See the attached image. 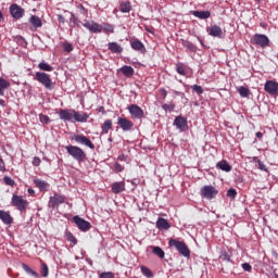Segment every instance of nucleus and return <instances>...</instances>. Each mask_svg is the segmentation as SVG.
<instances>
[{
    "label": "nucleus",
    "mask_w": 278,
    "mask_h": 278,
    "mask_svg": "<svg viewBox=\"0 0 278 278\" xmlns=\"http://www.w3.org/2000/svg\"><path fill=\"white\" fill-rule=\"evenodd\" d=\"M66 152L73 160H75L77 163H84L87 159L86 153L84 150L77 146L68 144L65 147Z\"/></svg>",
    "instance_id": "1"
},
{
    "label": "nucleus",
    "mask_w": 278,
    "mask_h": 278,
    "mask_svg": "<svg viewBox=\"0 0 278 278\" xmlns=\"http://www.w3.org/2000/svg\"><path fill=\"white\" fill-rule=\"evenodd\" d=\"M36 80L41 84L47 90H53L54 85L50 79V75L43 72H36Z\"/></svg>",
    "instance_id": "2"
},
{
    "label": "nucleus",
    "mask_w": 278,
    "mask_h": 278,
    "mask_svg": "<svg viewBox=\"0 0 278 278\" xmlns=\"http://www.w3.org/2000/svg\"><path fill=\"white\" fill-rule=\"evenodd\" d=\"M169 245L176 248V250L185 257H190V251L187 244L182 241H178L175 239L169 240Z\"/></svg>",
    "instance_id": "3"
},
{
    "label": "nucleus",
    "mask_w": 278,
    "mask_h": 278,
    "mask_svg": "<svg viewBox=\"0 0 278 278\" xmlns=\"http://www.w3.org/2000/svg\"><path fill=\"white\" fill-rule=\"evenodd\" d=\"M217 194L218 190L212 185H206L201 188V197L206 200H213Z\"/></svg>",
    "instance_id": "4"
},
{
    "label": "nucleus",
    "mask_w": 278,
    "mask_h": 278,
    "mask_svg": "<svg viewBox=\"0 0 278 278\" xmlns=\"http://www.w3.org/2000/svg\"><path fill=\"white\" fill-rule=\"evenodd\" d=\"M253 42L255 46L261 47L263 49L268 48L270 45L269 38L263 34H255L253 37Z\"/></svg>",
    "instance_id": "5"
},
{
    "label": "nucleus",
    "mask_w": 278,
    "mask_h": 278,
    "mask_svg": "<svg viewBox=\"0 0 278 278\" xmlns=\"http://www.w3.org/2000/svg\"><path fill=\"white\" fill-rule=\"evenodd\" d=\"M12 206L16 207L20 212H23L26 210L27 206V200L23 199L21 195L13 194L11 199Z\"/></svg>",
    "instance_id": "6"
},
{
    "label": "nucleus",
    "mask_w": 278,
    "mask_h": 278,
    "mask_svg": "<svg viewBox=\"0 0 278 278\" xmlns=\"http://www.w3.org/2000/svg\"><path fill=\"white\" fill-rule=\"evenodd\" d=\"M73 222L78 227V229L83 232H87L91 228V224L88 220L79 217L78 215H75L73 217Z\"/></svg>",
    "instance_id": "7"
},
{
    "label": "nucleus",
    "mask_w": 278,
    "mask_h": 278,
    "mask_svg": "<svg viewBox=\"0 0 278 278\" xmlns=\"http://www.w3.org/2000/svg\"><path fill=\"white\" fill-rule=\"evenodd\" d=\"M129 114L135 119H142L144 118V111L137 104H130L128 106Z\"/></svg>",
    "instance_id": "8"
},
{
    "label": "nucleus",
    "mask_w": 278,
    "mask_h": 278,
    "mask_svg": "<svg viewBox=\"0 0 278 278\" xmlns=\"http://www.w3.org/2000/svg\"><path fill=\"white\" fill-rule=\"evenodd\" d=\"M10 14L14 20L18 21L25 15V10L18 4L14 3L10 7Z\"/></svg>",
    "instance_id": "9"
},
{
    "label": "nucleus",
    "mask_w": 278,
    "mask_h": 278,
    "mask_svg": "<svg viewBox=\"0 0 278 278\" xmlns=\"http://www.w3.org/2000/svg\"><path fill=\"white\" fill-rule=\"evenodd\" d=\"M73 140H75L76 143L85 146L91 150H94V144L91 142V140L84 136V135H75L73 137Z\"/></svg>",
    "instance_id": "10"
},
{
    "label": "nucleus",
    "mask_w": 278,
    "mask_h": 278,
    "mask_svg": "<svg viewBox=\"0 0 278 278\" xmlns=\"http://www.w3.org/2000/svg\"><path fill=\"white\" fill-rule=\"evenodd\" d=\"M83 27L88 29L91 34H101L102 33V27L99 23H96L93 21H85L83 23Z\"/></svg>",
    "instance_id": "11"
},
{
    "label": "nucleus",
    "mask_w": 278,
    "mask_h": 278,
    "mask_svg": "<svg viewBox=\"0 0 278 278\" xmlns=\"http://www.w3.org/2000/svg\"><path fill=\"white\" fill-rule=\"evenodd\" d=\"M74 114H75V110H64L61 109L59 112V117L61 121L63 122H70V123H74Z\"/></svg>",
    "instance_id": "12"
},
{
    "label": "nucleus",
    "mask_w": 278,
    "mask_h": 278,
    "mask_svg": "<svg viewBox=\"0 0 278 278\" xmlns=\"http://www.w3.org/2000/svg\"><path fill=\"white\" fill-rule=\"evenodd\" d=\"M174 127H176L180 132H184L188 129L187 118L179 115L174 121Z\"/></svg>",
    "instance_id": "13"
},
{
    "label": "nucleus",
    "mask_w": 278,
    "mask_h": 278,
    "mask_svg": "<svg viewBox=\"0 0 278 278\" xmlns=\"http://www.w3.org/2000/svg\"><path fill=\"white\" fill-rule=\"evenodd\" d=\"M65 202V197L59 193H54V195L50 197L49 207L55 208Z\"/></svg>",
    "instance_id": "14"
},
{
    "label": "nucleus",
    "mask_w": 278,
    "mask_h": 278,
    "mask_svg": "<svg viewBox=\"0 0 278 278\" xmlns=\"http://www.w3.org/2000/svg\"><path fill=\"white\" fill-rule=\"evenodd\" d=\"M265 91L269 96L278 97V83L275 80H267L265 84Z\"/></svg>",
    "instance_id": "15"
},
{
    "label": "nucleus",
    "mask_w": 278,
    "mask_h": 278,
    "mask_svg": "<svg viewBox=\"0 0 278 278\" xmlns=\"http://www.w3.org/2000/svg\"><path fill=\"white\" fill-rule=\"evenodd\" d=\"M130 48L140 54L147 53L146 46L137 38L130 40Z\"/></svg>",
    "instance_id": "16"
},
{
    "label": "nucleus",
    "mask_w": 278,
    "mask_h": 278,
    "mask_svg": "<svg viewBox=\"0 0 278 278\" xmlns=\"http://www.w3.org/2000/svg\"><path fill=\"white\" fill-rule=\"evenodd\" d=\"M117 125L122 128L124 132L130 131L134 127L132 122L127 119L126 117H118Z\"/></svg>",
    "instance_id": "17"
},
{
    "label": "nucleus",
    "mask_w": 278,
    "mask_h": 278,
    "mask_svg": "<svg viewBox=\"0 0 278 278\" xmlns=\"http://www.w3.org/2000/svg\"><path fill=\"white\" fill-rule=\"evenodd\" d=\"M208 35L211 37L222 39L223 38V29L219 26L214 25L211 28H208Z\"/></svg>",
    "instance_id": "18"
},
{
    "label": "nucleus",
    "mask_w": 278,
    "mask_h": 278,
    "mask_svg": "<svg viewBox=\"0 0 278 278\" xmlns=\"http://www.w3.org/2000/svg\"><path fill=\"white\" fill-rule=\"evenodd\" d=\"M125 191V182L124 181H114L112 184V192L114 194H119Z\"/></svg>",
    "instance_id": "19"
},
{
    "label": "nucleus",
    "mask_w": 278,
    "mask_h": 278,
    "mask_svg": "<svg viewBox=\"0 0 278 278\" xmlns=\"http://www.w3.org/2000/svg\"><path fill=\"white\" fill-rule=\"evenodd\" d=\"M191 14L201 21H206L211 17L210 11H191Z\"/></svg>",
    "instance_id": "20"
},
{
    "label": "nucleus",
    "mask_w": 278,
    "mask_h": 278,
    "mask_svg": "<svg viewBox=\"0 0 278 278\" xmlns=\"http://www.w3.org/2000/svg\"><path fill=\"white\" fill-rule=\"evenodd\" d=\"M156 228L159 230H168L170 228V224L168 223L167 219L159 217L156 222Z\"/></svg>",
    "instance_id": "21"
},
{
    "label": "nucleus",
    "mask_w": 278,
    "mask_h": 278,
    "mask_svg": "<svg viewBox=\"0 0 278 278\" xmlns=\"http://www.w3.org/2000/svg\"><path fill=\"white\" fill-rule=\"evenodd\" d=\"M108 49L114 54H122L123 52V48L117 42H109Z\"/></svg>",
    "instance_id": "22"
},
{
    "label": "nucleus",
    "mask_w": 278,
    "mask_h": 278,
    "mask_svg": "<svg viewBox=\"0 0 278 278\" xmlns=\"http://www.w3.org/2000/svg\"><path fill=\"white\" fill-rule=\"evenodd\" d=\"M216 167L225 173H230L232 169L231 165L226 160L219 161Z\"/></svg>",
    "instance_id": "23"
},
{
    "label": "nucleus",
    "mask_w": 278,
    "mask_h": 278,
    "mask_svg": "<svg viewBox=\"0 0 278 278\" xmlns=\"http://www.w3.org/2000/svg\"><path fill=\"white\" fill-rule=\"evenodd\" d=\"M29 24L35 30L42 27V22L37 15L30 16Z\"/></svg>",
    "instance_id": "24"
},
{
    "label": "nucleus",
    "mask_w": 278,
    "mask_h": 278,
    "mask_svg": "<svg viewBox=\"0 0 278 278\" xmlns=\"http://www.w3.org/2000/svg\"><path fill=\"white\" fill-rule=\"evenodd\" d=\"M0 219L3 222L4 225H11L13 219L9 212L0 210Z\"/></svg>",
    "instance_id": "25"
},
{
    "label": "nucleus",
    "mask_w": 278,
    "mask_h": 278,
    "mask_svg": "<svg viewBox=\"0 0 278 278\" xmlns=\"http://www.w3.org/2000/svg\"><path fill=\"white\" fill-rule=\"evenodd\" d=\"M89 119V116L87 113H83L80 114L77 111H74V121L77 123H87V121Z\"/></svg>",
    "instance_id": "26"
},
{
    "label": "nucleus",
    "mask_w": 278,
    "mask_h": 278,
    "mask_svg": "<svg viewBox=\"0 0 278 278\" xmlns=\"http://www.w3.org/2000/svg\"><path fill=\"white\" fill-rule=\"evenodd\" d=\"M34 184L36 185V187L40 190V191H43V192H47L48 189H49V184L45 180H41V179H35L34 180Z\"/></svg>",
    "instance_id": "27"
},
{
    "label": "nucleus",
    "mask_w": 278,
    "mask_h": 278,
    "mask_svg": "<svg viewBox=\"0 0 278 278\" xmlns=\"http://www.w3.org/2000/svg\"><path fill=\"white\" fill-rule=\"evenodd\" d=\"M121 72L127 78H131L134 76V74H135L134 68L131 66H128V65H124L123 67H121Z\"/></svg>",
    "instance_id": "28"
},
{
    "label": "nucleus",
    "mask_w": 278,
    "mask_h": 278,
    "mask_svg": "<svg viewBox=\"0 0 278 278\" xmlns=\"http://www.w3.org/2000/svg\"><path fill=\"white\" fill-rule=\"evenodd\" d=\"M112 119H106L101 126L102 135H108L109 131L112 129Z\"/></svg>",
    "instance_id": "29"
},
{
    "label": "nucleus",
    "mask_w": 278,
    "mask_h": 278,
    "mask_svg": "<svg viewBox=\"0 0 278 278\" xmlns=\"http://www.w3.org/2000/svg\"><path fill=\"white\" fill-rule=\"evenodd\" d=\"M151 248H152L153 254H155L157 257H160L161 260L165 257V252L161 247L152 245Z\"/></svg>",
    "instance_id": "30"
},
{
    "label": "nucleus",
    "mask_w": 278,
    "mask_h": 278,
    "mask_svg": "<svg viewBox=\"0 0 278 278\" xmlns=\"http://www.w3.org/2000/svg\"><path fill=\"white\" fill-rule=\"evenodd\" d=\"M23 269L25 270L26 274L33 276L34 278H38L39 274L31 269L27 264L23 263L22 264Z\"/></svg>",
    "instance_id": "31"
},
{
    "label": "nucleus",
    "mask_w": 278,
    "mask_h": 278,
    "mask_svg": "<svg viewBox=\"0 0 278 278\" xmlns=\"http://www.w3.org/2000/svg\"><path fill=\"white\" fill-rule=\"evenodd\" d=\"M38 68L42 72H47V73H51L53 72V67L51 65H49L48 63L46 62H40L38 64Z\"/></svg>",
    "instance_id": "32"
},
{
    "label": "nucleus",
    "mask_w": 278,
    "mask_h": 278,
    "mask_svg": "<svg viewBox=\"0 0 278 278\" xmlns=\"http://www.w3.org/2000/svg\"><path fill=\"white\" fill-rule=\"evenodd\" d=\"M9 87H10V84L5 79L0 78V96L1 97H3L4 90H7Z\"/></svg>",
    "instance_id": "33"
},
{
    "label": "nucleus",
    "mask_w": 278,
    "mask_h": 278,
    "mask_svg": "<svg viewBox=\"0 0 278 278\" xmlns=\"http://www.w3.org/2000/svg\"><path fill=\"white\" fill-rule=\"evenodd\" d=\"M119 10H121L122 13H125V14L129 13L130 10H131V5H130L129 2H122L121 7H119Z\"/></svg>",
    "instance_id": "34"
},
{
    "label": "nucleus",
    "mask_w": 278,
    "mask_h": 278,
    "mask_svg": "<svg viewBox=\"0 0 278 278\" xmlns=\"http://www.w3.org/2000/svg\"><path fill=\"white\" fill-rule=\"evenodd\" d=\"M238 92L240 93L241 98H248L250 94V89L244 86H240L238 88Z\"/></svg>",
    "instance_id": "35"
},
{
    "label": "nucleus",
    "mask_w": 278,
    "mask_h": 278,
    "mask_svg": "<svg viewBox=\"0 0 278 278\" xmlns=\"http://www.w3.org/2000/svg\"><path fill=\"white\" fill-rule=\"evenodd\" d=\"M65 237L68 242L73 243L74 245L77 244V239L73 236V233L68 230L65 231Z\"/></svg>",
    "instance_id": "36"
},
{
    "label": "nucleus",
    "mask_w": 278,
    "mask_h": 278,
    "mask_svg": "<svg viewBox=\"0 0 278 278\" xmlns=\"http://www.w3.org/2000/svg\"><path fill=\"white\" fill-rule=\"evenodd\" d=\"M141 271H142V275L146 276L147 278H153L152 270L147 266H141Z\"/></svg>",
    "instance_id": "37"
},
{
    "label": "nucleus",
    "mask_w": 278,
    "mask_h": 278,
    "mask_svg": "<svg viewBox=\"0 0 278 278\" xmlns=\"http://www.w3.org/2000/svg\"><path fill=\"white\" fill-rule=\"evenodd\" d=\"M101 27H102V30H104L109 34H114V26L113 25L104 23L103 25H101Z\"/></svg>",
    "instance_id": "38"
},
{
    "label": "nucleus",
    "mask_w": 278,
    "mask_h": 278,
    "mask_svg": "<svg viewBox=\"0 0 278 278\" xmlns=\"http://www.w3.org/2000/svg\"><path fill=\"white\" fill-rule=\"evenodd\" d=\"M184 47L188 49L190 52H197V47L190 41H185Z\"/></svg>",
    "instance_id": "39"
},
{
    "label": "nucleus",
    "mask_w": 278,
    "mask_h": 278,
    "mask_svg": "<svg viewBox=\"0 0 278 278\" xmlns=\"http://www.w3.org/2000/svg\"><path fill=\"white\" fill-rule=\"evenodd\" d=\"M40 273H41V276H42L43 278H47V277H48V275H49V267H48V265H47L46 263H42V264H41V270H40Z\"/></svg>",
    "instance_id": "40"
},
{
    "label": "nucleus",
    "mask_w": 278,
    "mask_h": 278,
    "mask_svg": "<svg viewBox=\"0 0 278 278\" xmlns=\"http://www.w3.org/2000/svg\"><path fill=\"white\" fill-rule=\"evenodd\" d=\"M39 121L43 125H49V123H50L49 116L45 115V114H39Z\"/></svg>",
    "instance_id": "41"
},
{
    "label": "nucleus",
    "mask_w": 278,
    "mask_h": 278,
    "mask_svg": "<svg viewBox=\"0 0 278 278\" xmlns=\"http://www.w3.org/2000/svg\"><path fill=\"white\" fill-rule=\"evenodd\" d=\"M162 109L165 111V112H173L175 110V104L174 103H165L162 105Z\"/></svg>",
    "instance_id": "42"
},
{
    "label": "nucleus",
    "mask_w": 278,
    "mask_h": 278,
    "mask_svg": "<svg viewBox=\"0 0 278 278\" xmlns=\"http://www.w3.org/2000/svg\"><path fill=\"white\" fill-rule=\"evenodd\" d=\"M3 180H4V184L9 187L15 186V181L10 176H4Z\"/></svg>",
    "instance_id": "43"
},
{
    "label": "nucleus",
    "mask_w": 278,
    "mask_h": 278,
    "mask_svg": "<svg viewBox=\"0 0 278 278\" xmlns=\"http://www.w3.org/2000/svg\"><path fill=\"white\" fill-rule=\"evenodd\" d=\"M237 190L233 189V188H230L228 191H227V197L230 198L231 200H235L236 197H237Z\"/></svg>",
    "instance_id": "44"
},
{
    "label": "nucleus",
    "mask_w": 278,
    "mask_h": 278,
    "mask_svg": "<svg viewBox=\"0 0 278 278\" xmlns=\"http://www.w3.org/2000/svg\"><path fill=\"white\" fill-rule=\"evenodd\" d=\"M63 49H64V51L66 52V53H71V52H73V46H72V43H70V42H64L63 43Z\"/></svg>",
    "instance_id": "45"
},
{
    "label": "nucleus",
    "mask_w": 278,
    "mask_h": 278,
    "mask_svg": "<svg viewBox=\"0 0 278 278\" xmlns=\"http://www.w3.org/2000/svg\"><path fill=\"white\" fill-rule=\"evenodd\" d=\"M192 90H193L194 92H197V94H199V96L203 94V89H202V87L199 86V85H193V86H192Z\"/></svg>",
    "instance_id": "46"
},
{
    "label": "nucleus",
    "mask_w": 278,
    "mask_h": 278,
    "mask_svg": "<svg viewBox=\"0 0 278 278\" xmlns=\"http://www.w3.org/2000/svg\"><path fill=\"white\" fill-rule=\"evenodd\" d=\"M100 278H114V275L112 271H103L100 274Z\"/></svg>",
    "instance_id": "47"
},
{
    "label": "nucleus",
    "mask_w": 278,
    "mask_h": 278,
    "mask_svg": "<svg viewBox=\"0 0 278 278\" xmlns=\"http://www.w3.org/2000/svg\"><path fill=\"white\" fill-rule=\"evenodd\" d=\"M176 71H177V73L179 74V75H181V76H186V71H185V68H184V66L182 65H177L176 66Z\"/></svg>",
    "instance_id": "48"
},
{
    "label": "nucleus",
    "mask_w": 278,
    "mask_h": 278,
    "mask_svg": "<svg viewBox=\"0 0 278 278\" xmlns=\"http://www.w3.org/2000/svg\"><path fill=\"white\" fill-rule=\"evenodd\" d=\"M257 164H258V168L262 170V172H268V169H267V167H266V165L264 164V162H262V161H257Z\"/></svg>",
    "instance_id": "49"
},
{
    "label": "nucleus",
    "mask_w": 278,
    "mask_h": 278,
    "mask_svg": "<svg viewBox=\"0 0 278 278\" xmlns=\"http://www.w3.org/2000/svg\"><path fill=\"white\" fill-rule=\"evenodd\" d=\"M242 268L249 273L252 270V266L250 265V263H243Z\"/></svg>",
    "instance_id": "50"
},
{
    "label": "nucleus",
    "mask_w": 278,
    "mask_h": 278,
    "mask_svg": "<svg viewBox=\"0 0 278 278\" xmlns=\"http://www.w3.org/2000/svg\"><path fill=\"white\" fill-rule=\"evenodd\" d=\"M40 163H41L40 159L37 157V156H35V157H34V161H33V165L36 166V167H38V166L40 165Z\"/></svg>",
    "instance_id": "51"
},
{
    "label": "nucleus",
    "mask_w": 278,
    "mask_h": 278,
    "mask_svg": "<svg viewBox=\"0 0 278 278\" xmlns=\"http://www.w3.org/2000/svg\"><path fill=\"white\" fill-rule=\"evenodd\" d=\"M0 172H5V167H4V162L3 160L0 157Z\"/></svg>",
    "instance_id": "52"
},
{
    "label": "nucleus",
    "mask_w": 278,
    "mask_h": 278,
    "mask_svg": "<svg viewBox=\"0 0 278 278\" xmlns=\"http://www.w3.org/2000/svg\"><path fill=\"white\" fill-rule=\"evenodd\" d=\"M58 20H59V22H60L61 24H64V22H65V18H64V16H62V15H59V16H58Z\"/></svg>",
    "instance_id": "53"
},
{
    "label": "nucleus",
    "mask_w": 278,
    "mask_h": 278,
    "mask_svg": "<svg viewBox=\"0 0 278 278\" xmlns=\"http://www.w3.org/2000/svg\"><path fill=\"white\" fill-rule=\"evenodd\" d=\"M115 168H116L117 170H119V172H122V170H123V168H122L121 164H118V163H116Z\"/></svg>",
    "instance_id": "54"
},
{
    "label": "nucleus",
    "mask_w": 278,
    "mask_h": 278,
    "mask_svg": "<svg viewBox=\"0 0 278 278\" xmlns=\"http://www.w3.org/2000/svg\"><path fill=\"white\" fill-rule=\"evenodd\" d=\"M256 137H257L258 139H262V138H263V132L257 131V132H256Z\"/></svg>",
    "instance_id": "55"
},
{
    "label": "nucleus",
    "mask_w": 278,
    "mask_h": 278,
    "mask_svg": "<svg viewBox=\"0 0 278 278\" xmlns=\"http://www.w3.org/2000/svg\"><path fill=\"white\" fill-rule=\"evenodd\" d=\"M118 160L119 161H124L125 160V155H119Z\"/></svg>",
    "instance_id": "56"
},
{
    "label": "nucleus",
    "mask_w": 278,
    "mask_h": 278,
    "mask_svg": "<svg viewBox=\"0 0 278 278\" xmlns=\"http://www.w3.org/2000/svg\"><path fill=\"white\" fill-rule=\"evenodd\" d=\"M28 193H29V194H34V193H35V191H34L33 189H30V188H29V189H28Z\"/></svg>",
    "instance_id": "57"
},
{
    "label": "nucleus",
    "mask_w": 278,
    "mask_h": 278,
    "mask_svg": "<svg viewBox=\"0 0 278 278\" xmlns=\"http://www.w3.org/2000/svg\"><path fill=\"white\" fill-rule=\"evenodd\" d=\"M80 10L83 13H86V9L83 5H80Z\"/></svg>",
    "instance_id": "58"
},
{
    "label": "nucleus",
    "mask_w": 278,
    "mask_h": 278,
    "mask_svg": "<svg viewBox=\"0 0 278 278\" xmlns=\"http://www.w3.org/2000/svg\"><path fill=\"white\" fill-rule=\"evenodd\" d=\"M76 17L74 14H72V18H71V22H75Z\"/></svg>",
    "instance_id": "59"
},
{
    "label": "nucleus",
    "mask_w": 278,
    "mask_h": 278,
    "mask_svg": "<svg viewBox=\"0 0 278 278\" xmlns=\"http://www.w3.org/2000/svg\"><path fill=\"white\" fill-rule=\"evenodd\" d=\"M3 20V15H2V13H1V11H0V22Z\"/></svg>",
    "instance_id": "60"
},
{
    "label": "nucleus",
    "mask_w": 278,
    "mask_h": 278,
    "mask_svg": "<svg viewBox=\"0 0 278 278\" xmlns=\"http://www.w3.org/2000/svg\"><path fill=\"white\" fill-rule=\"evenodd\" d=\"M198 40L200 41L201 46H203V42H202V40H201L200 38H198Z\"/></svg>",
    "instance_id": "61"
},
{
    "label": "nucleus",
    "mask_w": 278,
    "mask_h": 278,
    "mask_svg": "<svg viewBox=\"0 0 278 278\" xmlns=\"http://www.w3.org/2000/svg\"><path fill=\"white\" fill-rule=\"evenodd\" d=\"M164 97H165V98L167 97V91H166V90L164 91Z\"/></svg>",
    "instance_id": "62"
},
{
    "label": "nucleus",
    "mask_w": 278,
    "mask_h": 278,
    "mask_svg": "<svg viewBox=\"0 0 278 278\" xmlns=\"http://www.w3.org/2000/svg\"><path fill=\"white\" fill-rule=\"evenodd\" d=\"M256 1H261V0H256Z\"/></svg>",
    "instance_id": "63"
}]
</instances>
